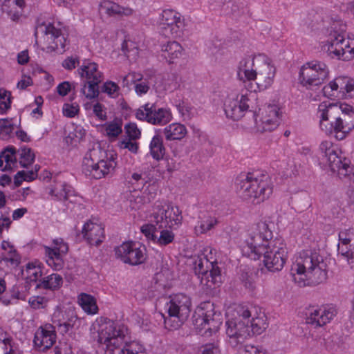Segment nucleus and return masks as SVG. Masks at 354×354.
Returning a JSON list of instances; mask_svg holds the SVG:
<instances>
[{
    "mask_svg": "<svg viewBox=\"0 0 354 354\" xmlns=\"http://www.w3.org/2000/svg\"><path fill=\"white\" fill-rule=\"evenodd\" d=\"M217 224V218L214 216L209 215L199 216L197 225L194 227L195 233L197 235L205 234L214 228Z\"/></svg>",
    "mask_w": 354,
    "mask_h": 354,
    "instance_id": "obj_34",
    "label": "nucleus"
},
{
    "mask_svg": "<svg viewBox=\"0 0 354 354\" xmlns=\"http://www.w3.org/2000/svg\"><path fill=\"white\" fill-rule=\"evenodd\" d=\"M106 136L109 138H116L122 132V122L121 120L115 119L104 124Z\"/></svg>",
    "mask_w": 354,
    "mask_h": 354,
    "instance_id": "obj_41",
    "label": "nucleus"
},
{
    "mask_svg": "<svg viewBox=\"0 0 354 354\" xmlns=\"http://www.w3.org/2000/svg\"><path fill=\"white\" fill-rule=\"evenodd\" d=\"M198 354H220V348L216 343H207L199 347Z\"/></svg>",
    "mask_w": 354,
    "mask_h": 354,
    "instance_id": "obj_46",
    "label": "nucleus"
},
{
    "mask_svg": "<svg viewBox=\"0 0 354 354\" xmlns=\"http://www.w3.org/2000/svg\"><path fill=\"white\" fill-rule=\"evenodd\" d=\"M326 52L333 59L349 61L354 57V39L338 34L328 46Z\"/></svg>",
    "mask_w": 354,
    "mask_h": 354,
    "instance_id": "obj_17",
    "label": "nucleus"
},
{
    "mask_svg": "<svg viewBox=\"0 0 354 354\" xmlns=\"http://www.w3.org/2000/svg\"><path fill=\"white\" fill-rule=\"evenodd\" d=\"M221 314L215 310L214 303L206 301L200 304L192 316V322L197 330H205L210 334L216 333L221 324Z\"/></svg>",
    "mask_w": 354,
    "mask_h": 354,
    "instance_id": "obj_13",
    "label": "nucleus"
},
{
    "mask_svg": "<svg viewBox=\"0 0 354 354\" xmlns=\"http://www.w3.org/2000/svg\"><path fill=\"white\" fill-rule=\"evenodd\" d=\"M104 106L100 102L95 103L93 106V111L94 114L101 120H106V114L103 110Z\"/></svg>",
    "mask_w": 354,
    "mask_h": 354,
    "instance_id": "obj_58",
    "label": "nucleus"
},
{
    "mask_svg": "<svg viewBox=\"0 0 354 354\" xmlns=\"http://www.w3.org/2000/svg\"><path fill=\"white\" fill-rule=\"evenodd\" d=\"M127 332L124 325L106 319L100 326L97 339L105 354H145L142 344L127 339Z\"/></svg>",
    "mask_w": 354,
    "mask_h": 354,
    "instance_id": "obj_5",
    "label": "nucleus"
},
{
    "mask_svg": "<svg viewBox=\"0 0 354 354\" xmlns=\"http://www.w3.org/2000/svg\"><path fill=\"white\" fill-rule=\"evenodd\" d=\"M347 77L344 76L337 77L324 86L322 88L324 95L329 98H344Z\"/></svg>",
    "mask_w": 354,
    "mask_h": 354,
    "instance_id": "obj_27",
    "label": "nucleus"
},
{
    "mask_svg": "<svg viewBox=\"0 0 354 354\" xmlns=\"http://www.w3.org/2000/svg\"><path fill=\"white\" fill-rule=\"evenodd\" d=\"M138 245L132 241L123 243L115 248V254L125 263L132 266L141 264L146 259V249L145 246Z\"/></svg>",
    "mask_w": 354,
    "mask_h": 354,
    "instance_id": "obj_16",
    "label": "nucleus"
},
{
    "mask_svg": "<svg viewBox=\"0 0 354 354\" xmlns=\"http://www.w3.org/2000/svg\"><path fill=\"white\" fill-rule=\"evenodd\" d=\"M187 133L185 126L180 123H172L163 130V134L167 140H180Z\"/></svg>",
    "mask_w": 354,
    "mask_h": 354,
    "instance_id": "obj_30",
    "label": "nucleus"
},
{
    "mask_svg": "<svg viewBox=\"0 0 354 354\" xmlns=\"http://www.w3.org/2000/svg\"><path fill=\"white\" fill-rule=\"evenodd\" d=\"M82 234L90 245H99L104 240V227L97 223L93 222L86 223L82 228Z\"/></svg>",
    "mask_w": 354,
    "mask_h": 354,
    "instance_id": "obj_26",
    "label": "nucleus"
},
{
    "mask_svg": "<svg viewBox=\"0 0 354 354\" xmlns=\"http://www.w3.org/2000/svg\"><path fill=\"white\" fill-rule=\"evenodd\" d=\"M120 147L122 149H128L131 152L136 153L138 150V144L132 142L131 140H123L120 142Z\"/></svg>",
    "mask_w": 354,
    "mask_h": 354,
    "instance_id": "obj_54",
    "label": "nucleus"
},
{
    "mask_svg": "<svg viewBox=\"0 0 354 354\" xmlns=\"http://www.w3.org/2000/svg\"><path fill=\"white\" fill-rule=\"evenodd\" d=\"M279 107L275 104H268L264 107L263 110L259 109L258 115L261 112L260 120L258 122L257 113L256 116H254L258 130L262 132L274 130L279 124Z\"/></svg>",
    "mask_w": 354,
    "mask_h": 354,
    "instance_id": "obj_20",
    "label": "nucleus"
},
{
    "mask_svg": "<svg viewBox=\"0 0 354 354\" xmlns=\"http://www.w3.org/2000/svg\"><path fill=\"white\" fill-rule=\"evenodd\" d=\"M28 303L34 309L44 308L48 303V299L41 296H34L29 299Z\"/></svg>",
    "mask_w": 354,
    "mask_h": 354,
    "instance_id": "obj_47",
    "label": "nucleus"
},
{
    "mask_svg": "<svg viewBox=\"0 0 354 354\" xmlns=\"http://www.w3.org/2000/svg\"><path fill=\"white\" fill-rule=\"evenodd\" d=\"M235 313L234 317L225 323L228 342L232 347L243 343L251 335L261 334L268 326L264 313L252 315L248 308L242 306H239Z\"/></svg>",
    "mask_w": 354,
    "mask_h": 354,
    "instance_id": "obj_4",
    "label": "nucleus"
},
{
    "mask_svg": "<svg viewBox=\"0 0 354 354\" xmlns=\"http://www.w3.org/2000/svg\"><path fill=\"white\" fill-rule=\"evenodd\" d=\"M41 33L44 35L50 36V39L53 40L55 48L57 50L64 49L66 46V39L62 34L61 30L56 28L51 23L37 22L35 27V36Z\"/></svg>",
    "mask_w": 354,
    "mask_h": 354,
    "instance_id": "obj_23",
    "label": "nucleus"
},
{
    "mask_svg": "<svg viewBox=\"0 0 354 354\" xmlns=\"http://www.w3.org/2000/svg\"><path fill=\"white\" fill-rule=\"evenodd\" d=\"M235 185L243 200L257 204L268 198L273 190L269 175L259 171L241 174L236 178Z\"/></svg>",
    "mask_w": 354,
    "mask_h": 354,
    "instance_id": "obj_7",
    "label": "nucleus"
},
{
    "mask_svg": "<svg viewBox=\"0 0 354 354\" xmlns=\"http://www.w3.org/2000/svg\"><path fill=\"white\" fill-rule=\"evenodd\" d=\"M237 354H265L263 352L260 351L257 348L247 345L245 346H240L238 350Z\"/></svg>",
    "mask_w": 354,
    "mask_h": 354,
    "instance_id": "obj_56",
    "label": "nucleus"
},
{
    "mask_svg": "<svg viewBox=\"0 0 354 354\" xmlns=\"http://www.w3.org/2000/svg\"><path fill=\"white\" fill-rule=\"evenodd\" d=\"M176 107L180 115L184 117L185 119L189 120L191 118L192 108L189 105L183 102L182 103H179Z\"/></svg>",
    "mask_w": 354,
    "mask_h": 354,
    "instance_id": "obj_51",
    "label": "nucleus"
},
{
    "mask_svg": "<svg viewBox=\"0 0 354 354\" xmlns=\"http://www.w3.org/2000/svg\"><path fill=\"white\" fill-rule=\"evenodd\" d=\"M184 21L181 15L174 10H165L162 13L159 30L165 37H178L181 35Z\"/></svg>",
    "mask_w": 354,
    "mask_h": 354,
    "instance_id": "obj_19",
    "label": "nucleus"
},
{
    "mask_svg": "<svg viewBox=\"0 0 354 354\" xmlns=\"http://www.w3.org/2000/svg\"><path fill=\"white\" fill-rule=\"evenodd\" d=\"M11 92L5 88H0V114H6L11 108Z\"/></svg>",
    "mask_w": 354,
    "mask_h": 354,
    "instance_id": "obj_40",
    "label": "nucleus"
},
{
    "mask_svg": "<svg viewBox=\"0 0 354 354\" xmlns=\"http://www.w3.org/2000/svg\"><path fill=\"white\" fill-rule=\"evenodd\" d=\"M106 152L104 151L99 144L94 145L91 149L86 153L83 161L82 167H93V163L100 162L104 160Z\"/></svg>",
    "mask_w": 354,
    "mask_h": 354,
    "instance_id": "obj_29",
    "label": "nucleus"
},
{
    "mask_svg": "<svg viewBox=\"0 0 354 354\" xmlns=\"http://www.w3.org/2000/svg\"><path fill=\"white\" fill-rule=\"evenodd\" d=\"M28 273V277L30 281H37L41 277V270L39 267H36L32 263H28L26 269Z\"/></svg>",
    "mask_w": 354,
    "mask_h": 354,
    "instance_id": "obj_49",
    "label": "nucleus"
},
{
    "mask_svg": "<svg viewBox=\"0 0 354 354\" xmlns=\"http://www.w3.org/2000/svg\"><path fill=\"white\" fill-rule=\"evenodd\" d=\"M337 314L333 306L313 307L308 310L306 323L315 326H322L332 320Z\"/></svg>",
    "mask_w": 354,
    "mask_h": 354,
    "instance_id": "obj_22",
    "label": "nucleus"
},
{
    "mask_svg": "<svg viewBox=\"0 0 354 354\" xmlns=\"http://www.w3.org/2000/svg\"><path fill=\"white\" fill-rule=\"evenodd\" d=\"M131 184L135 186L134 189H140L143 187L146 183V180L142 178L141 174L133 173L131 176Z\"/></svg>",
    "mask_w": 354,
    "mask_h": 354,
    "instance_id": "obj_55",
    "label": "nucleus"
},
{
    "mask_svg": "<svg viewBox=\"0 0 354 354\" xmlns=\"http://www.w3.org/2000/svg\"><path fill=\"white\" fill-rule=\"evenodd\" d=\"M162 56L169 63H172L174 59L178 58L182 55L183 48L179 43L172 41H168L162 47Z\"/></svg>",
    "mask_w": 354,
    "mask_h": 354,
    "instance_id": "obj_35",
    "label": "nucleus"
},
{
    "mask_svg": "<svg viewBox=\"0 0 354 354\" xmlns=\"http://www.w3.org/2000/svg\"><path fill=\"white\" fill-rule=\"evenodd\" d=\"M351 240L350 230L341 231L339 233V244L349 245Z\"/></svg>",
    "mask_w": 354,
    "mask_h": 354,
    "instance_id": "obj_61",
    "label": "nucleus"
},
{
    "mask_svg": "<svg viewBox=\"0 0 354 354\" xmlns=\"http://www.w3.org/2000/svg\"><path fill=\"white\" fill-rule=\"evenodd\" d=\"M255 91V88L253 91L245 89L240 93L228 94L224 102L226 116L233 120H239L247 111L253 112V116H256V110L254 109V101L257 100Z\"/></svg>",
    "mask_w": 354,
    "mask_h": 354,
    "instance_id": "obj_9",
    "label": "nucleus"
},
{
    "mask_svg": "<svg viewBox=\"0 0 354 354\" xmlns=\"http://www.w3.org/2000/svg\"><path fill=\"white\" fill-rule=\"evenodd\" d=\"M183 216L178 206H173L165 201H157L150 216L151 223L143 225L141 232L149 240L160 246L172 243L175 234L171 230L174 225L181 223Z\"/></svg>",
    "mask_w": 354,
    "mask_h": 354,
    "instance_id": "obj_2",
    "label": "nucleus"
},
{
    "mask_svg": "<svg viewBox=\"0 0 354 354\" xmlns=\"http://www.w3.org/2000/svg\"><path fill=\"white\" fill-rule=\"evenodd\" d=\"M78 106L70 104H64L63 106V114L68 118H73L78 113Z\"/></svg>",
    "mask_w": 354,
    "mask_h": 354,
    "instance_id": "obj_52",
    "label": "nucleus"
},
{
    "mask_svg": "<svg viewBox=\"0 0 354 354\" xmlns=\"http://www.w3.org/2000/svg\"><path fill=\"white\" fill-rule=\"evenodd\" d=\"M52 322L55 328L63 335L77 328L80 325L78 317L75 310L71 307L57 308L53 314Z\"/></svg>",
    "mask_w": 354,
    "mask_h": 354,
    "instance_id": "obj_18",
    "label": "nucleus"
},
{
    "mask_svg": "<svg viewBox=\"0 0 354 354\" xmlns=\"http://www.w3.org/2000/svg\"><path fill=\"white\" fill-rule=\"evenodd\" d=\"M247 244L250 250L252 259H260L266 268L270 272H278L282 270L287 260V248L281 238L272 239V232L265 223H258L252 230Z\"/></svg>",
    "mask_w": 354,
    "mask_h": 354,
    "instance_id": "obj_1",
    "label": "nucleus"
},
{
    "mask_svg": "<svg viewBox=\"0 0 354 354\" xmlns=\"http://www.w3.org/2000/svg\"><path fill=\"white\" fill-rule=\"evenodd\" d=\"M149 152L152 158L157 161L163 158L166 149L160 135L156 134L152 138L149 144Z\"/></svg>",
    "mask_w": 354,
    "mask_h": 354,
    "instance_id": "obj_32",
    "label": "nucleus"
},
{
    "mask_svg": "<svg viewBox=\"0 0 354 354\" xmlns=\"http://www.w3.org/2000/svg\"><path fill=\"white\" fill-rule=\"evenodd\" d=\"M193 266L201 285L207 290L214 289L222 283L221 271L217 261H210L203 254L194 259Z\"/></svg>",
    "mask_w": 354,
    "mask_h": 354,
    "instance_id": "obj_12",
    "label": "nucleus"
},
{
    "mask_svg": "<svg viewBox=\"0 0 354 354\" xmlns=\"http://www.w3.org/2000/svg\"><path fill=\"white\" fill-rule=\"evenodd\" d=\"M77 72L82 77H85L86 80L102 81V73L98 70V65L95 62L84 60Z\"/></svg>",
    "mask_w": 354,
    "mask_h": 354,
    "instance_id": "obj_28",
    "label": "nucleus"
},
{
    "mask_svg": "<svg viewBox=\"0 0 354 354\" xmlns=\"http://www.w3.org/2000/svg\"><path fill=\"white\" fill-rule=\"evenodd\" d=\"M53 248L45 246V254L47 257L46 263L53 269L59 270L64 266L63 255L68 250V246L62 239L53 240Z\"/></svg>",
    "mask_w": 354,
    "mask_h": 354,
    "instance_id": "obj_21",
    "label": "nucleus"
},
{
    "mask_svg": "<svg viewBox=\"0 0 354 354\" xmlns=\"http://www.w3.org/2000/svg\"><path fill=\"white\" fill-rule=\"evenodd\" d=\"M78 303L88 314H95L97 306L93 297L86 293H81L78 297Z\"/></svg>",
    "mask_w": 354,
    "mask_h": 354,
    "instance_id": "obj_37",
    "label": "nucleus"
},
{
    "mask_svg": "<svg viewBox=\"0 0 354 354\" xmlns=\"http://www.w3.org/2000/svg\"><path fill=\"white\" fill-rule=\"evenodd\" d=\"M119 86L112 81L106 82L102 86L101 91L111 97H116L118 94Z\"/></svg>",
    "mask_w": 354,
    "mask_h": 354,
    "instance_id": "obj_45",
    "label": "nucleus"
},
{
    "mask_svg": "<svg viewBox=\"0 0 354 354\" xmlns=\"http://www.w3.org/2000/svg\"><path fill=\"white\" fill-rule=\"evenodd\" d=\"M17 151L14 147H8L4 151L0 153L1 158L4 159L5 163H6V165H8L10 169H12V166L17 162Z\"/></svg>",
    "mask_w": 354,
    "mask_h": 354,
    "instance_id": "obj_42",
    "label": "nucleus"
},
{
    "mask_svg": "<svg viewBox=\"0 0 354 354\" xmlns=\"http://www.w3.org/2000/svg\"><path fill=\"white\" fill-rule=\"evenodd\" d=\"M319 158L324 165H328L333 172H337L339 178L352 180L354 177L351 161L337 153L336 149L330 141H323L319 145Z\"/></svg>",
    "mask_w": 354,
    "mask_h": 354,
    "instance_id": "obj_11",
    "label": "nucleus"
},
{
    "mask_svg": "<svg viewBox=\"0 0 354 354\" xmlns=\"http://www.w3.org/2000/svg\"><path fill=\"white\" fill-rule=\"evenodd\" d=\"M86 131L82 127H76L73 132L68 136V138L74 140L75 142H80L85 136Z\"/></svg>",
    "mask_w": 354,
    "mask_h": 354,
    "instance_id": "obj_50",
    "label": "nucleus"
},
{
    "mask_svg": "<svg viewBox=\"0 0 354 354\" xmlns=\"http://www.w3.org/2000/svg\"><path fill=\"white\" fill-rule=\"evenodd\" d=\"M24 174V170L19 171L15 174V176H14V183L15 187H19L21 185L22 182L25 181Z\"/></svg>",
    "mask_w": 354,
    "mask_h": 354,
    "instance_id": "obj_64",
    "label": "nucleus"
},
{
    "mask_svg": "<svg viewBox=\"0 0 354 354\" xmlns=\"http://www.w3.org/2000/svg\"><path fill=\"white\" fill-rule=\"evenodd\" d=\"M17 155L20 159L19 164L22 167H28L35 160V153L29 147H24L17 150Z\"/></svg>",
    "mask_w": 354,
    "mask_h": 354,
    "instance_id": "obj_39",
    "label": "nucleus"
},
{
    "mask_svg": "<svg viewBox=\"0 0 354 354\" xmlns=\"http://www.w3.org/2000/svg\"><path fill=\"white\" fill-rule=\"evenodd\" d=\"M93 165V167H82V172L90 178L101 179L114 169L116 163L113 158H110Z\"/></svg>",
    "mask_w": 354,
    "mask_h": 354,
    "instance_id": "obj_25",
    "label": "nucleus"
},
{
    "mask_svg": "<svg viewBox=\"0 0 354 354\" xmlns=\"http://www.w3.org/2000/svg\"><path fill=\"white\" fill-rule=\"evenodd\" d=\"M192 302L190 298L185 294H176L170 296L166 303L168 317H162L166 328H178L189 317L191 312Z\"/></svg>",
    "mask_w": 354,
    "mask_h": 354,
    "instance_id": "obj_10",
    "label": "nucleus"
},
{
    "mask_svg": "<svg viewBox=\"0 0 354 354\" xmlns=\"http://www.w3.org/2000/svg\"><path fill=\"white\" fill-rule=\"evenodd\" d=\"M8 253L10 255V257H3L2 261L5 262H9L11 263V265L17 266L20 263V257L19 254L17 253L16 250H10Z\"/></svg>",
    "mask_w": 354,
    "mask_h": 354,
    "instance_id": "obj_53",
    "label": "nucleus"
},
{
    "mask_svg": "<svg viewBox=\"0 0 354 354\" xmlns=\"http://www.w3.org/2000/svg\"><path fill=\"white\" fill-rule=\"evenodd\" d=\"M136 117L153 125H165L171 120L172 114L168 109L157 108L155 104L147 103L137 109Z\"/></svg>",
    "mask_w": 354,
    "mask_h": 354,
    "instance_id": "obj_15",
    "label": "nucleus"
},
{
    "mask_svg": "<svg viewBox=\"0 0 354 354\" xmlns=\"http://www.w3.org/2000/svg\"><path fill=\"white\" fill-rule=\"evenodd\" d=\"M79 64L80 61L77 57H68L63 61L62 66L66 70H72Z\"/></svg>",
    "mask_w": 354,
    "mask_h": 354,
    "instance_id": "obj_57",
    "label": "nucleus"
},
{
    "mask_svg": "<svg viewBox=\"0 0 354 354\" xmlns=\"http://www.w3.org/2000/svg\"><path fill=\"white\" fill-rule=\"evenodd\" d=\"M354 95V80L347 77L346 89L344 91V98Z\"/></svg>",
    "mask_w": 354,
    "mask_h": 354,
    "instance_id": "obj_60",
    "label": "nucleus"
},
{
    "mask_svg": "<svg viewBox=\"0 0 354 354\" xmlns=\"http://www.w3.org/2000/svg\"><path fill=\"white\" fill-rule=\"evenodd\" d=\"M126 133L130 140L138 139L140 136V131L135 123H128L124 126Z\"/></svg>",
    "mask_w": 354,
    "mask_h": 354,
    "instance_id": "obj_48",
    "label": "nucleus"
},
{
    "mask_svg": "<svg viewBox=\"0 0 354 354\" xmlns=\"http://www.w3.org/2000/svg\"><path fill=\"white\" fill-rule=\"evenodd\" d=\"M62 277L59 274L54 273L40 280L39 283L37 284V288L55 290H58L62 286Z\"/></svg>",
    "mask_w": 354,
    "mask_h": 354,
    "instance_id": "obj_36",
    "label": "nucleus"
},
{
    "mask_svg": "<svg viewBox=\"0 0 354 354\" xmlns=\"http://www.w3.org/2000/svg\"><path fill=\"white\" fill-rule=\"evenodd\" d=\"M337 248L338 254L344 257L347 261L352 250L349 248V245L338 244Z\"/></svg>",
    "mask_w": 354,
    "mask_h": 354,
    "instance_id": "obj_62",
    "label": "nucleus"
},
{
    "mask_svg": "<svg viewBox=\"0 0 354 354\" xmlns=\"http://www.w3.org/2000/svg\"><path fill=\"white\" fill-rule=\"evenodd\" d=\"M55 328L53 324H46L40 326L36 331L34 344L43 351L50 348L56 341Z\"/></svg>",
    "mask_w": 354,
    "mask_h": 354,
    "instance_id": "obj_24",
    "label": "nucleus"
},
{
    "mask_svg": "<svg viewBox=\"0 0 354 354\" xmlns=\"http://www.w3.org/2000/svg\"><path fill=\"white\" fill-rule=\"evenodd\" d=\"M328 73V68L324 62L312 60L301 67L299 80L303 86L311 89L322 84Z\"/></svg>",
    "mask_w": 354,
    "mask_h": 354,
    "instance_id": "obj_14",
    "label": "nucleus"
},
{
    "mask_svg": "<svg viewBox=\"0 0 354 354\" xmlns=\"http://www.w3.org/2000/svg\"><path fill=\"white\" fill-rule=\"evenodd\" d=\"M9 1H5L2 5V10L6 12L12 21H17L22 15L21 10L17 9L16 6H10Z\"/></svg>",
    "mask_w": 354,
    "mask_h": 354,
    "instance_id": "obj_43",
    "label": "nucleus"
},
{
    "mask_svg": "<svg viewBox=\"0 0 354 354\" xmlns=\"http://www.w3.org/2000/svg\"><path fill=\"white\" fill-rule=\"evenodd\" d=\"M317 115L322 130L339 140L354 128V110L348 104L323 102L318 106Z\"/></svg>",
    "mask_w": 354,
    "mask_h": 354,
    "instance_id": "obj_3",
    "label": "nucleus"
},
{
    "mask_svg": "<svg viewBox=\"0 0 354 354\" xmlns=\"http://www.w3.org/2000/svg\"><path fill=\"white\" fill-rule=\"evenodd\" d=\"M101 8L104 12L111 17L114 16H129L132 14L133 10L129 8H124L113 1H104L101 4Z\"/></svg>",
    "mask_w": 354,
    "mask_h": 354,
    "instance_id": "obj_33",
    "label": "nucleus"
},
{
    "mask_svg": "<svg viewBox=\"0 0 354 354\" xmlns=\"http://www.w3.org/2000/svg\"><path fill=\"white\" fill-rule=\"evenodd\" d=\"M149 89V86L145 82L138 83L135 85L136 93L139 95L147 93Z\"/></svg>",
    "mask_w": 354,
    "mask_h": 354,
    "instance_id": "obj_63",
    "label": "nucleus"
},
{
    "mask_svg": "<svg viewBox=\"0 0 354 354\" xmlns=\"http://www.w3.org/2000/svg\"><path fill=\"white\" fill-rule=\"evenodd\" d=\"M275 75V68L271 65L270 59L264 55L255 56L252 60L250 58L242 59L239 63L238 77L243 80H257L256 84L259 90L270 86Z\"/></svg>",
    "mask_w": 354,
    "mask_h": 354,
    "instance_id": "obj_8",
    "label": "nucleus"
},
{
    "mask_svg": "<svg viewBox=\"0 0 354 354\" xmlns=\"http://www.w3.org/2000/svg\"><path fill=\"white\" fill-rule=\"evenodd\" d=\"M293 281L299 286H316L327 279V264L317 252L303 251L291 267Z\"/></svg>",
    "mask_w": 354,
    "mask_h": 354,
    "instance_id": "obj_6",
    "label": "nucleus"
},
{
    "mask_svg": "<svg viewBox=\"0 0 354 354\" xmlns=\"http://www.w3.org/2000/svg\"><path fill=\"white\" fill-rule=\"evenodd\" d=\"M49 194L53 196L55 200L66 201L70 196L73 195V189L69 185L60 182L50 189Z\"/></svg>",
    "mask_w": 354,
    "mask_h": 354,
    "instance_id": "obj_31",
    "label": "nucleus"
},
{
    "mask_svg": "<svg viewBox=\"0 0 354 354\" xmlns=\"http://www.w3.org/2000/svg\"><path fill=\"white\" fill-rule=\"evenodd\" d=\"M100 82L93 80L85 81L81 88L82 94L88 99L97 97L99 95L98 84Z\"/></svg>",
    "mask_w": 354,
    "mask_h": 354,
    "instance_id": "obj_38",
    "label": "nucleus"
},
{
    "mask_svg": "<svg viewBox=\"0 0 354 354\" xmlns=\"http://www.w3.org/2000/svg\"><path fill=\"white\" fill-rule=\"evenodd\" d=\"M71 88V84L68 82H63L58 84L57 86V91L59 95H66Z\"/></svg>",
    "mask_w": 354,
    "mask_h": 354,
    "instance_id": "obj_59",
    "label": "nucleus"
},
{
    "mask_svg": "<svg viewBox=\"0 0 354 354\" xmlns=\"http://www.w3.org/2000/svg\"><path fill=\"white\" fill-rule=\"evenodd\" d=\"M14 129V125L11 121L8 119L0 120V136L3 138H7Z\"/></svg>",
    "mask_w": 354,
    "mask_h": 354,
    "instance_id": "obj_44",
    "label": "nucleus"
}]
</instances>
